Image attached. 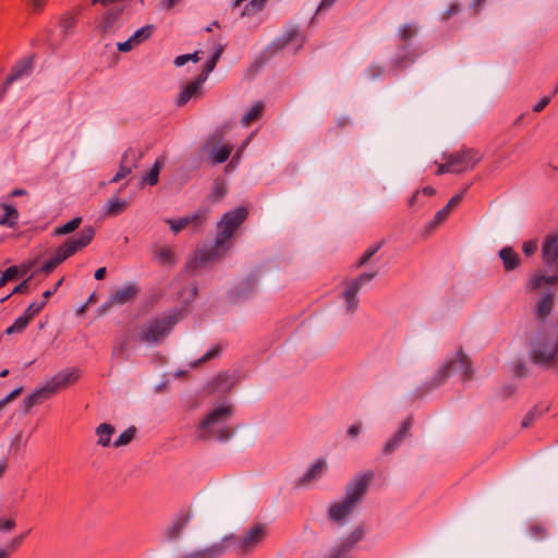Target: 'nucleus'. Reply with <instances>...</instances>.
Masks as SVG:
<instances>
[{"label": "nucleus", "mask_w": 558, "mask_h": 558, "mask_svg": "<svg viewBox=\"0 0 558 558\" xmlns=\"http://www.w3.org/2000/svg\"><path fill=\"white\" fill-rule=\"evenodd\" d=\"M247 209L239 206L227 211L218 222V232L215 243L210 247H201L195 252L194 257L186 263V269L191 272L204 268L207 264L218 260L232 246V238L238 228L247 218Z\"/></svg>", "instance_id": "obj_1"}, {"label": "nucleus", "mask_w": 558, "mask_h": 558, "mask_svg": "<svg viewBox=\"0 0 558 558\" xmlns=\"http://www.w3.org/2000/svg\"><path fill=\"white\" fill-rule=\"evenodd\" d=\"M268 526L265 523H254L250 525L242 534L226 535L219 542L202 550L185 555L182 558H217L223 555L246 556L254 553L268 536Z\"/></svg>", "instance_id": "obj_2"}, {"label": "nucleus", "mask_w": 558, "mask_h": 558, "mask_svg": "<svg viewBox=\"0 0 558 558\" xmlns=\"http://www.w3.org/2000/svg\"><path fill=\"white\" fill-rule=\"evenodd\" d=\"M373 478V471H366L354 476L345 486L344 498L329 506L327 511L329 521L339 525L345 524L349 517L354 513L357 506L366 496Z\"/></svg>", "instance_id": "obj_3"}, {"label": "nucleus", "mask_w": 558, "mask_h": 558, "mask_svg": "<svg viewBox=\"0 0 558 558\" xmlns=\"http://www.w3.org/2000/svg\"><path fill=\"white\" fill-rule=\"evenodd\" d=\"M233 414L234 408L231 404L216 407L197 425V438L202 440L215 439L220 442L228 441L233 436V429L227 426V423Z\"/></svg>", "instance_id": "obj_4"}, {"label": "nucleus", "mask_w": 558, "mask_h": 558, "mask_svg": "<svg viewBox=\"0 0 558 558\" xmlns=\"http://www.w3.org/2000/svg\"><path fill=\"white\" fill-rule=\"evenodd\" d=\"M183 317L184 310L181 307H173L168 312H163L148 319L140 328L136 338L141 342L158 344L171 333L174 326L181 322Z\"/></svg>", "instance_id": "obj_5"}, {"label": "nucleus", "mask_w": 558, "mask_h": 558, "mask_svg": "<svg viewBox=\"0 0 558 558\" xmlns=\"http://www.w3.org/2000/svg\"><path fill=\"white\" fill-rule=\"evenodd\" d=\"M472 373L473 371L470 359L462 350H459L454 357L448 360L437 369L432 379L424 383L421 387V396L444 384L452 374H459L462 380H468L472 377Z\"/></svg>", "instance_id": "obj_6"}, {"label": "nucleus", "mask_w": 558, "mask_h": 558, "mask_svg": "<svg viewBox=\"0 0 558 558\" xmlns=\"http://www.w3.org/2000/svg\"><path fill=\"white\" fill-rule=\"evenodd\" d=\"M95 236V228L92 226L84 227L77 236H70L61 244L51 258L58 264L63 263L69 257L73 256L80 250L89 245Z\"/></svg>", "instance_id": "obj_7"}, {"label": "nucleus", "mask_w": 558, "mask_h": 558, "mask_svg": "<svg viewBox=\"0 0 558 558\" xmlns=\"http://www.w3.org/2000/svg\"><path fill=\"white\" fill-rule=\"evenodd\" d=\"M95 236V228L92 226L84 227L77 236H70L61 244L51 258L58 264L63 263L69 257L73 256L80 250L89 245Z\"/></svg>", "instance_id": "obj_8"}, {"label": "nucleus", "mask_w": 558, "mask_h": 558, "mask_svg": "<svg viewBox=\"0 0 558 558\" xmlns=\"http://www.w3.org/2000/svg\"><path fill=\"white\" fill-rule=\"evenodd\" d=\"M415 36V28L404 24L399 28L401 44L391 60V66L396 70H403L412 65L416 60V53L410 49V40Z\"/></svg>", "instance_id": "obj_9"}, {"label": "nucleus", "mask_w": 558, "mask_h": 558, "mask_svg": "<svg viewBox=\"0 0 558 558\" xmlns=\"http://www.w3.org/2000/svg\"><path fill=\"white\" fill-rule=\"evenodd\" d=\"M558 359V342L538 335L532 343L531 360L539 366L549 367Z\"/></svg>", "instance_id": "obj_10"}, {"label": "nucleus", "mask_w": 558, "mask_h": 558, "mask_svg": "<svg viewBox=\"0 0 558 558\" xmlns=\"http://www.w3.org/2000/svg\"><path fill=\"white\" fill-rule=\"evenodd\" d=\"M377 272H362L355 279L349 282L348 287L341 293V298L345 304L347 313L353 314L359 308V292L361 289L371 283V281L376 277Z\"/></svg>", "instance_id": "obj_11"}, {"label": "nucleus", "mask_w": 558, "mask_h": 558, "mask_svg": "<svg viewBox=\"0 0 558 558\" xmlns=\"http://www.w3.org/2000/svg\"><path fill=\"white\" fill-rule=\"evenodd\" d=\"M260 277L262 270L259 268L254 269L229 291V299L233 302L250 300L257 292Z\"/></svg>", "instance_id": "obj_12"}, {"label": "nucleus", "mask_w": 558, "mask_h": 558, "mask_svg": "<svg viewBox=\"0 0 558 558\" xmlns=\"http://www.w3.org/2000/svg\"><path fill=\"white\" fill-rule=\"evenodd\" d=\"M482 154L474 148H462L448 156L452 173H462L472 170L481 160Z\"/></svg>", "instance_id": "obj_13"}, {"label": "nucleus", "mask_w": 558, "mask_h": 558, "mask_svg": "<svg viewBox=\"0 0 558 558\" xmlns=\"http://www.w3.org/2000/svg\"><path fill=\"white\" fill-rule=\"evenodd\" d=\"M414 425L412 415L403 420L393 435L384 444L381 448L383 456H389L397 451L409 438L412 437L411 429Z\"/></svg>", "instance_id": "obj_14"}, {"label": "nucleus", "mask_w": 558, "mask_h": 558, "mask_svg": "<svg viewBox=\"0 0 558 558\" xmlns=\"http://www.w3.org/2000/svg\"><path fill=\"white\" fill-rule=\"evenodd\" d=\"M221 135L213 134L204 145V149L208 151L207 160L211 165L226 162L233 150L232 144H221Z\"/></svg>", "instance_id": "obj_15"}, {"label": "nucleus", "mask_w": 558, "mask_h": 558, "mask_svg": "<svg viewBox=\"0 0 558 558\" xmlns=\"http://www.w3.org/2000/svg\"><path fill=\"white\" fill-rule=\"evenodd\" d=\"M365 536V526L357 525L341 543L336 547L335 553L329 558H344L359 542Z\"/></svg>", "instance_id": "obj_16"}, {"label": "nucleus", "mask_w": 558, "mask_h": 558, "mask_svg": "<svg viewBox=\"0 0 558 558\" xmlns=\"http://www.w3.org/2000/svg\"><path fill=\"white\" fill-rule=\"evenodd\" d=\"M143 157L141 151L129 148L122 155L119 170L112 178L111 182H118L129 175L134 168H136L138 160Z\"/></svg>", "instance_id": "obj_17"}, {"label": "nucleus", "mask_w": 558, "mask_h": 558, "mask_svg": "<svg viewBox=\"0 0 558 558\" xmlns=\"http://www.w3.org/2000/svg\"><path fill=\"white\" fill-rule=\"evenodd\" d=\"M80 375L76 369H62L46 381L47 388L51 389L52 396L61 389L69 387L78 379Z\"/></svg>", "instance_id": "obj_18"}, {"label": "nucleus", "mask_w": 558, "mask_h": 558, "mask_svg": "<svg viewBox=\"0 0 558 558\" xmlns=\"http://www.w3.org/2000/svg\"><path fill=\"white\" fill-rule=\"evenodd\" d=\"M35 56L32 54L27 58L20 60L11 70L10 74L4 80V89L9 88L14 82L21 80L24 76L32 74L34 69Z\"/></svg>", "instance_id": "obj_19"}, {"label": "nucleus", "mask_w": 558, "mask_h": 558, "mask_svg": "<svg viewBox=\"0 0 558 558\" xmlns=\"http://www.w3.org/2000/svg\"><path fill=\"white\" fill-rule=\"evenodd\" d=\"M153 32H154V25H150V24L138 28L136 32H134V34L128 40L118 43V45H117L118 50L121 52L131 51L134 47L138 46L143 41L150 38V36L153 35Z\"/></svg>", "instance_id": "obj_20"}, {"label": "nucleus", "mask_w": 558, "mask_h": 558, "mask_svg": "<svg viewBox=\"0 0 558 558\" xmlns=\"http://www.w3.org/2000/svg\"><path fill=\"white\" fill-rule=\"evenodd\" d=\"M205 219V214L197 211L193 215L180 217L178 219L167 218L165 221L174 233H179L181 230L190 225L201 226Z\"/></svg>", "instance_id": "obj_21"}, {"label": "nucleus", "mask_w": 558, "mask_h": 558, "mask_svg": "<svg viewBox=\"0 0 558 558\" xmlns=\"http://www.w3.org/2000/svg\"><path fill=\"white\" fill-rule=\"evenodd\" d=\"M191 519L189 512L181 511L171 522V524L165 531V537L168 541L178 539L183 530L186 527Z\"/></svg>", "instance_id": "obj_22"}, {"label": "nucleus", "mask_w": 558, "mask_h": 558, "mask_svg": "<svg viewBox=\"0 0 558 558\" xmlns=\"http://www.w3.org/2000/svg\"><path fill=\"white\" fill-rule=\"evenodd\" d=\"M203 84L204 82H201L197 76L192 80L178 95L175 105L178 107H183L190 99L199 97L202 95Z\"/></svg>", "instance_id": "obj_23"}, {"label": "nucleus", "mask_w": 558, "mask_h": 558, "mask_svg": "<svg viewBox=\"0 0 558 558\" xmlns=\"http://www.w3.org/2000/svg\"><path fill=\"white\" fill-rule=\"evenodd\" d=\"M52 397L51 389L47 388L46 385L37 387L32 393H29L22 402V409L24 412H28L33 407L40 404L45 400Z\"/></svg>", "instance_id": "obj_24"}, {"label": "nucleus", "mask_w": 558, "mask_h": 558, "mask_svg": "<svg viewBox=\"0 0 558 558\" xmlns=\"http://www.w3.org/2000/svg\"><path fill=\"white\" fill-rule=\"evenodd\" d=\"M542 257L546 265L553 266L558 260V234L546 238L542 247Z\"/></svg>", "instance_id": "obj_25"}, {"label": "nucleus", "mask_w": 558, "mask_h": 558, "mask_svg": "<svg viewBox=\"0 0 558 558\" xmlns=\"http://www.w3.org/2000/svg\"><path fill=\"white\" fill-rule=\"evenodd\" d=\"M140 292L138 287L135 283H126L111 294V302L116 305H123L137 296Z\"/></svg>", "instance_id": "obj_26"}, {"label": "nucleus", "mask_w": 558, "mask_h": 558, "mask_svg": "<svg viewBox=\"0 0 558 558\" xmlns=\"http://www.w3.org/2000/svg\"><path fill=\"white\" fill-rule=\"evenodd\" d=\"M234 385L233 376L228 373H219L208 384L210 392H228Z\"/></svg>", "instance_id": "obj_27"}, {"label": "nucleus", "mask_w": 558, "mask_h": 558, "mask_svg": "<svg viewBox=\"0 0 558 558\" xmlns=\"http://www.w3.org/2000/svg\"><path fill=\"white\" fill-rule=\"evenodd\" d=\"M499 257L506 271H511L519 267L521 258L511 246H505L499 251Z\"/></svg>", "instance_id": "obj_28"}, {"label": "nucleus", "mask_w": 558, "mask_h": 558, "mask_svg": "<svg viewBox=\"0 0 558 558\" xmlns=\"http://www.w3.org/2000/svg\"><path fill=\"white\" fill-rule=\"evenodd\" d=\"M550 409L549 404L546 403H538L535 407H533L523 417L521 422L522 428H529L533 425L536 418L541 417L544 413L548 412Z\"/></svg>", "instance_id": "obj_29"}, {"label": "nucleus", "mask_w": 558, "mask_h": 558, "mask_svg": "<svg viewBox=\"0 0 558 558\" xmlns=\"http://www.w3.org/2000/svg\"><path fill=\"white\" fill-rule=\"evenodd\" d=\"M554 308V294L547 292L543 295L542 300L537 303L535 316L537 319H545Z\"/></svg>", "instance_id": "obj_30"}, {"label": "nucleus", "mask_w": 558, "mask_h": 558, "mask_svg": "<svg viewBox=\"0 0 558 558\" xmlns=\"http://www.w3.org/2000/svg\"><path fill=\"white\" fill-rule=\"evenodd\" d=\"M116 429L111 424L101 423L96 428V435L98 437L97 444L102 447H108L111 444V436Z\"/></svg>", "instance_id": "obj_31"}, {"label": "nucleus", "mask_w": 558, "mask_h": 558, "mask_svg": "<svg viewBox=\"0 0 558 558\" xmlns=\"http://www.w3.org/2000/svg\"><path fill=\"white\" fill-rule=\"evenodd\" d=\"M326 469V461L324 459H317L315 462H313L310 468L306 470V472L302 475L300 483L304 484L307 483L314 478H316L318 475L323 473V471Z\"/></svg>", "instance_id": "obj_32"}, {"label": "nucleus", "mask_w": 558, "mask_h": 558, "mask_svg": "<svg viewBox=\"0 0 558 558\" xmlns=\"http://www.w3.org/2000/svg\"><path fill=\"white\" fill-rule=\"evenodd\" d=\"M298 36L299 29L296 27H293L287 31L281 37L274 40L272 44L270 45V48H272L275 51L282 50L289 44H291Z\"/></svg>", "instance_id": "obj_33"}, {"label": "nucleus", "mask_w": 558, "mask_h": 558, "mask_svg": "<svg viewBox=\"0 0 558 558\" xmlns=\"http://www.w3.org/2000/svg\"><path fill=\"white\" fill-rule=\"evenodd\" d=\"M81 223H82V218L74 217L73 219L65 222L64 225L54 228L52 234L56 236L70 234V233L74 232L80 227Z\"/></svg>", "instance_id": "obj_34"}, {"label": "nucleus", "mask_w": 558, "mask_h": 558, "mask_svg": "<svg viewBox=\"0 0 558 558\" xmlns=\"http://www.w3.org/2000/svg\"><path fill=\"white\" fill-rule=\"evenodd\" d=\"M126 206L128 202L125 199L112 197L107 203L106 215L118 216L124 211Z\"/></svg>", "instance_id": "obj_35"}, {"label": "nucleus", "mask_w": 558, "mask_h": 558, "mask_svg": "<svg viewBox=\"0 0 558 558\" xmlns=\"http://www.w3.org/2000/svg\"><path fill=\"white\" fill-rule=\"evenodd\" d=\"M264 111V104L262 101L256 102L243 117L242 124L250 125L252 122L258 120Z\"/></svg>", "instance_id": "obj_36"}, {"label": "nucleus", "mask_w": 558, "mask_h": 558, "mask_svg": "<svg viewBox=\"0 0 558 558\" xmlns=\"http://www.w3.org/2000/svg\"><path fill=\"white\" fill-rule=\"evenodd\" d=\"M527 534L535 541H543L548 536V530L539 522H532L527 527Z\"/></svg>", "instance_id": "obj_37"}, {"label": "nucleus", "mask_w": 558, "mask_h": 558, "mask_svg": "<svg viewBox=\"0 0 558 558\" xmlns=\"http://www.w3.org/2000/svg\"><path fill=\"white\" fill-rule=\"evenodd\" d=\"M227 194V185L226 183L220 180L216 179L213 183L211 193L209 195V198L213 203L221 201Z\"/></svg>", "instance_id": "obj_38"}, {"label": "nucleus", "mask_w": 558, "mask_h": 558, "mask_svg": "<svg viewBox=\"0 0 558 558\" xmlns=\"http://www.w3.org/2000/svg\"><path fill=\"white\" fill-rule=\"evenodd\" d=\"M4 217L0 219V225L13 227L19 218V211L13 205H4Z\"/></svg>", "instance_id": "obj_39"}, {"label": "nucleus", "mask_w": 558, "mask_h": 558, "mask_svg": "<svg viewBox=\"0 0 558 558\" xmlns=\"http://www.w3.org/2000/svg\"><path fill=\"white\" fill-rule=\"evenodd\" d=\"M31 322L24 315L19 316L11 326L5 330V335L21 333L23 332Z\"/></svg>", "instance_id": "obj_40"}, {"label": "nucleus", "mask_w": 558, "mask_h": 558, "mask_svg": "<svg viewBox=\"0 0 558 558\" xmlns=\"http://www.w3.org/2000/svg\"><path fill=\"white\" fill-rule=\"evenodd\" d=\"M162 163L159 159H157L153 166V168L143 177V181L150 186H154L158 183L159 172Z\"/></svg>", "instance_id": "obj_41"}, {"label": "nucleus", "mask_w": 558, "mask_h": 558, "mask_svg": "<svg viewBox=\"0 0 558 558\" xmlns=\"http://www.w3.org/2000/svg\"><path fill=\"white\" fill-rule=\"evenodd\" d=\"M136 434V428L131 426L120 434V436L112 442L113 447L125 446L131 442Z\"/></svg>", "instance_id": "obj_42"}, {"label": "nucleus", "mask_w": 558, "mask_h": 558, "mask_svg": "<svg viewBox=\"0 0 558 558\" xmlns=\"http://www.w3.org/2000/svg\"><path fill=\"white\" fill-rule=\"evenodd\" d=\"M381 243H375L371 245L364 254L354 264L355 268H361L368 263V260L379 251Z\"/></svg>", "instance_id": "obj_43"}, {"label": "nucleus", "mask_w": 558, "mask_h": 558, "mask_svg": "<svg viewBox=\"0 0 558 558\" xmlns=\"http://www.w3.org/2000/svg\"><path fill=\"white\" fill-rule=\"evenodd\" d=\"M24 539V535H20V536H16L14 537L10 544L3 548H0V558H8L9 556H11L15 548H17L22 542Z\"/></svg>", "instance_id": "obj_44"}, {"label": "nucleus", "mask_w": 558, "mask_h": 558, "mask_svg": "<svg viewBox=\"0 0 558 558\" xmlns=\"http://www.w3.org/2000/svg\"><path fill=\"white\" fill-rule=\"evenodd\" d=\"M20 276V268L17 266H10L1 275V284H7L9 281L17 279Z\"/></svg>", "instance_id": "obj_45"}, {"label": "nucleus", "mask_w": 558, "mask_h": 558, "mask_svg": "<svg viewBox=\"0 0 558 558\" xmlns=\"http://www.w3.org/2000/svg\"><path fill=\"white\" fill-rule=\"evenodd\" d=\"M46 306V301L33 302L24 312V316L31 322Z\"/></svg>", "instance_id": "obj_46"}, {"label": "nucleus", "mask_w": 558, "mask_h": 558, "mask_svg": "<svg viewBox=\"0 0 558 558\" xmlns=\"http://www.w3.org/2000/svg\"><path fill=\"white\" fill-rule=\"evenodd\" d=\"M266 0H251L244 7L242 15H253L256 12L260 11L264 7Z\"/></svg>", "instance_id": "obj_47"}, {"label": "nucleus", "mask_w": 558, "mask_h": 558, "mask_svg": "<svg viewBox=\"0 0 558 558\" xmlns=\"http://www.w3.org/2000/svg\"><path fill=\"white\" fill-rule=\"evenodd\" d=\"M217 60L209 58L205 63L202 73L197 75L201 82H206L210 72L214 71L217 64Z\"/></svg>", "instance_id": "obj_48"}, {"label": "nucleus", "mask_w": 558, "mask_h": 558, "mask_svg": "<svg viewBox=\"0 0 558 558\" xmlns=\"http://www.w3.org/2000/svg\"><path fill=\"white\" fill-rule=\"evenodd\" d=\"M222 351V347L220 344L213 345L199 360V363H205L210 361L211 359L217 357Z\"/></svg>", "instance_id": "obj_49"}, {"label": "nucleus", "mask_w": 558, "mask_h": 558, "mask_svg": "<svg viewBox=\"0 0 558 558\" xmlns=\"http://www.w3.org/2000/svg\"><path fill=\"white\" fill-rule=\"evenodd\" d=\"M512 372L514 376L522 378L527 375V367L523 360H518L513 363Z\"/></svg>", "instance_id": "obj_50"}, {"label": "nucleus", "mask_w": 558, "mask_h": 558, "mask_svg": "<svg viewBox=\"0 0 558 558\" xmlns=\"http://www.w3.org/2000/svg\"><path fill=\"white\" fill-rule=\"evenodd\" d=\"M544 279H545V275H541V274L533 275L532 278L527 282V289L529 290L539 289L542 287V284L545 283Z\"/></svg>", "instance_id": "obj_51"}, {"label": "nucleus", "mask_w": 558, "mask_h": 558, "mask_svg": "<svg viewBox=\"0 0 558 558\" xmlns=\"http://www.w3.org/2000/svg\"><path fill=\"white\" fill-rule=\"evenodd\" d=\"M157 258L160 259L161 262H165V263H168V264H173L174 263V255L167 247H161L158 251Z\"/></svg>", "instance_id": "obj_52"}, {"label": "nucleus", "mask_w": 558, "mask_h": 558, "mask_svg": "<svg viewBox=\"0 0 558 558\" xmlns=\"http://www.w3.org/2000/svg\"><path fill=\"white\" fill-rule=\"evenodd\" d=\"M75 25V19L71 15H64L60 20V27L62 31L68 34L70 29H72Z\"/></svg>", "instance_id": "obj_53"}, {"label": "nucleus", "mask_w": 558, "mask_h": 558, "mask_svg": "<svg viewBox=\"0 0 558 558\" xmlns=\"http://www.w3.org/2000/svg\"><path fill=\"white\" fill-rule=\"evenodd\" d=\"M23 390V387H17L15 388L14 390H12L7 397H4L3 399L0 400V411L3 410V408L9 403L11 402L12 400H14L15 398H17L21 392Z\"/></svg>", "instance_id": "obj_54"}, {"label": "nucleus", "mask_w": 558, "mask_h": 558, "mask_svg": "<svg viewBox=\"0 0 558 558\" xmlns=\"http://www.w3.org/2000/svg\"><path fill=\"white\" fill-rule=\"evenodd\" d=\"M451 214V210L446 205L438 210L434 216V222L442 225Z\"/></svg>", "instance_id": "obj_55"}, {"label": "nucleus", "mask_w": 558, "mask_h": 558, "mask_svg": "<svg viewBox=\"0 0 558 558\" xmlns=\"http://www.w3.org/2000/svg\"><path fill=\"white\" fill-rule=\"evenodd\" d=\"M247 143H248V138L242 144V146H240L238 148V150L234 154V156L232 157V159L226 166V171H228L230 168H234L238 165V162L241 158V154H242L243 149L245 148V146L247 145Z\"/></svg>", "instance_id": "obj_56"}, {"label": "nucleus", "mask_w": 558, "mask_h": 558, "mask_svg": "<svg viewBox=\"0 0 558 558\" xmlns=\"http://www.w3.org/2000/svg\"><path fill=\"white\" fill-rule=\"evenodd\" d=\"M465 191L466 189H464L463 191L457 193L456 195H453L449 202L446 204V207H448L451 211L453 208H456L457 206L460 205V203L462 202L463 197H464V194H465Z\"/></svg>", "instance_id": "obj_57"}, {"label": "nucleus", "mask_w": 558, "mask_h": 558, "mask_svg": "<svg viewBox=\"0 0 558 558\" xmlns=\"http://www.w3.org/2000/svg\"><path fill=\"white\" fill-rule=\"evenodd\" d=\"M31 279L32 277H28L27 279L23 280L22 282H20L11 292V294H25V293H28L29 291V282H31Z\"/></svg>", "instance_id": "obj_58"}, {"label": "nucleus", "mask_w": 558, "mask_h": 558, "mask_svg": "<svg viewBox=\"0 0 558 558\" xmlns=\"http://www.w3.org/2000/svg\"><path fill=\"white\" fill-rule=\"evenodd\" d=\"M366 73L371 80H376L384 73V68L377 64H372L367 68Z\"/></svg>", "instance_id": "obj_59"}, {"label": "nucleus", "mask_w": 558, "mask_h": 558, "mask_svg": "<svg viewBox=\"0 0 558 558\" xmlns=\"http://www.w3.org/2000/svg\"><path fill=\"white\" fill-rule=\"evenodd\" d=\"M121 11H108L105 15V28L111 27L118 20Z\"/></svg>", "instance_id": "obj_60"}, {"label": "nucleus", "mask_w": 558, "mask_h": 558, "mask_svg": "<svg viewBox=\"0 0 558 558\" xmlns=\"http://www.w3.org/2000/svg\"><path fill=\"white\" fill-rule=\"evenodd\" d=\"M517 391V386L512 385V384H508V385H505L501 387L500 389V396L504 398V399H508L510 398L512 395H514V392Z\"/></svg>", "instance_id": "obj_61"}, {"label": "nucleus", "mask_w": 558, "mask_h": 558, "mask_svg": "<svg viewBox=\"0 0 558 558\" xmlns=\"http://www.w3.org/2000/svg\"><path fill=\"white\" fill-rule=\"evenodd\" d=\"M537 250V244L535 241H526L523 243L522 251L526 256L533 255Z\"/></svg>", "instance_id": "obj_62"}, {"label": "nucleus", "mask_w": 558, "mask_h": 558, "mask_svg": "<svg viewBox=\"0 0 558 558\" xmlns=\"http://www.w3.org/2000/svg\"><path fill=\"white\" fill-rule=\"evenodd\" d=\"M58 267V264L50 257L40 267V271L45 274L52 272Z\"/></svg>", "instance_id": "obj_63"}, {"label": "nucleus", "mask_w": 558, "mask_h": 558, "mask_svg": "<svg viewBox=\"0 0 558 558\" xmlns=\"http://www.w3.org/2000/svg\"><path fill=\"white\" fill-rule=\"evenodd\" d=\"M551 100V97L550 96H545L543 97L536 105H534L533 107V111L534 112H541L543 111L547 106L548 104L550 102Z\"/></svg>", "instance_id": "obj_64"}]
</instances>
